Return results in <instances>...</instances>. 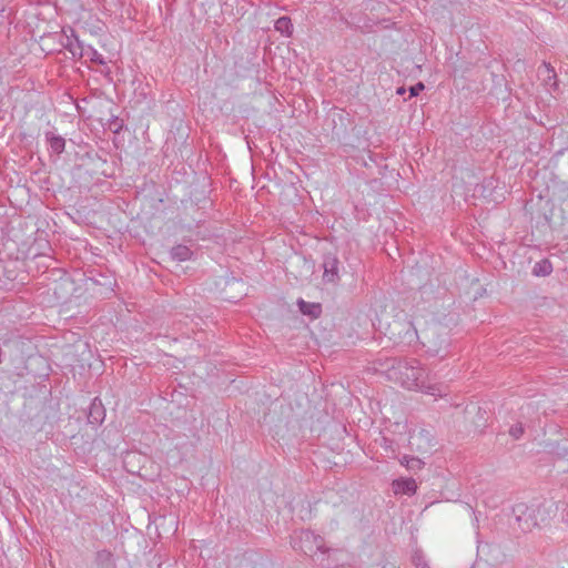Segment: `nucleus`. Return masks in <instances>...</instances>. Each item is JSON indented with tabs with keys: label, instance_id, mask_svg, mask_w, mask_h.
<instances>
[{
	"label": "nucleus",
	"instance_id": "4be33fe9",
	"mask_svg": "<svg viewBox=\"0 0 568 568\" xmlns=\"http://www.w3.org/2000/svg\"><path fill=\"white\" fill-rule=\"evenodd\" d=\"M524 425L521 423H517L510 427L509 435L514 439H519L524 435Z\"/></svg>",
	"mask_w": 568,
	"mask_h": 568
},
{
	"label": "nucleus",
	"instance_id": "a878e982",
	"mask_svg": "<svg viewBox=\"0 0 568 568\" xmlns=\"http://www.w3.org/2000/svg\"><path fill=\"white\" fill-rule=\"evenodd\" d=\"M321 565L324 566L325 568H329L331 565L327 562V564H324V559H321Z\"/></svg>",
	"mask_w": 568,
	"mask_h": 568
},
{
	"label": "nucleus",
	"instance_id": "bb28decb",
	"mask_svg": "<svg viewBox=\"0 0 568 568\" xmlns=\"http://www.w3.org/2000/svg\"><path fill=\"white\" fill-rule=\"evenodd\" d=\"M420 568H429V567H428V565L426 562H424Z\"/></svg>",
	"mask_w": 568,
	"mask_h": 568
},
{
	"label": "nucleus",
	"instance_id": "f3484780",
	"mask_svg": "<svg viewBox=\"0 0 568 568\" xmlns=\"http://www.w3.org/2000/svg\"><path fill=\"white\" fill-rule=\"evenodd\" d=\"M552 272V264L549 260L544 258L534 265L532 274L535 276H548Z\"/></svg>",
	"mask_w": 568,
	"mask_h": 568
},
{
	"label": "nucleus",
	"instance_id": "7ed1b4c3",
	"mask_svg": "<svg viewBox=\"0 0 568 568\" xmlns=\"http://www.w3.org/2000/svg\"><path fill=\"white\" fill-rule=\"evenodd\" d=\"M387 334L396 344L410 345L418 338L413 322L407 318L394 320L387 327Z\"/></svg>",
	"mask_w": 568,
	"mask_h": 568
},
{
	"label": "nucleus",
	"instance_id": "b1692460",
	"mask_svg": "<svg viewBox=\"0 0 568 568\" xmlns=\"http://www.w3.org/2000/svg\"><path fill=\"white\" fill-rule=\"evenodd\" d=\"M413 562L415 564V566L417 568H420L423 566V558L420 555L416 554L414 557H413Z\"/></svg>",
	"mask_w": 568,
	"mask_h": 568
},
{
	"label": "nucleus",
	"instance_id": "412c9836",
	"mask_svg": "<svg viewBox=\"0 0 568 568\" xmlns=\"http://www.w3.org/2000/svg\"><path fill=\"white\" fill-rule=\"evenodd\" d=\"M428 352L433 353L434 355H440V352L447 347L448 341L447 338H443L438 345L436 343L432 344V341H428Z\"/></svg>",
	"mask_w": 568,
	"mask_h": 568
},
{
	"label": "nucleus",
	"instance_id": "423d86ee",
	"mask_svg": "<svg viewBox=\"0 0 568 568\" xmlns=\"http://www.w3.org/2000/svg\"><path fill=\"white\" fill-rule=\"evenodd\" d=\"M409 446L413 450L426 454L432 449L429 433L425 429L414 432L409 437Z\"/></svg>",
	"mask_w": 568,
	"mask_h": 568
},
{
	"label": "nucleus",
	"instance_id": "6ab92c4d",
	"mask_svg": "<svg viewBox=\"0 0 568 568\" xmlns=\"http://www.w3.org/2000/svg\"><path fill=\"white\" fill-rule=\"evenodd\" d=\"M275 29L282 33L291 34L293 29L291 18L285 16L278 18L275 22Z\"/></svg>",
	"mask_w": 568,
	"mask_h": 568
},
{
	"label": "nucleus",
	"instance_id": "cd10ccee",
	"mask_svg": "<svg viewBox=\"0 0 568 568\" xmlns=\"http://www.w3.org/2000/svg\"><path fill=\"white\" fill-rule=\"evenodd\" d=\"M70 51L72 52V54H75V51L72 49V47L70 48Z\"/></svg>",
	"mask_w": 568,
	"mask_h": 568
},
{
	"label": "nucleus",
	"instance_id": "5701e85b",
	"mask_svg": "<svg viewBox=\"0 0 568 568\" xmlns=\"http://www.w3.org/2000/svg\"><path fill=\"white\" fill-rule=\"evenodd\" d=\"M425 89V85L423 82H417L415 85H412L409 88V97L413 98V97H417L419 94L420 91H423Z\"/></svg>",
	"mask_w": 568,
	"mask_h": 568
},
{
	"label": "nucleus",
	"instance_id": "9b49d317",
	"mask_svg": "<svg viewBox=\"0 0 568 568\" xmlns=\"http://www.w3.org/2000/svg\"><path fill=\"white\" fill-rule=\"evenodd\" d=\"M78 48L80 49V55L87 57L91 62L98 63V64H104L105 60L101 53H99L95 49H93L91 45H83L80 40L75 39Z\"/></svg>",
	"mask_w": 568,
	"mask_h": 568
},
{
	"label": "nucleus",
	"instance_id": "39448f33",
	"mask_svg": "<svg viewBox=\"0 0 568 568\" xmlns=\"http://www.w3.org/2000/svg\"><path fill=\"white\" fill-rule=\"evenodd\" d=\"M339 260L334 253H326L323 256V282L325 284H337L339 282Z\"/></svg>",
	"mask_w": 568,
	"mask_h": 568
},
{
	"label": "nucleus",
	"instance_id": "dca6fc26",
	"mask_svg": "<svg viewBox=\"0 0 568 568\" xmlns=\"http://www.w3.org/2000/svg\"><path fill=\"white\" fill-rule=\"evenodd\" d=\"M399 463L412 471L420 470L425 466V462L422 458L409 455H404Z\"/></svg>",
	"mask_w": 568,
	"mask_h": 568
},
{
	"label": "nucleus",
	"instance_id": "4468645a",
	"mask_svg": "<svg viewBox=\"0 0 568 568\" xmlns=\"http://www.w3.org/2000/svg\"><path fill=\"white\" fill-rule=\"evenodd\" d=\"M8 371L20 374L19 371L23 368L24 357L22 354V343L20 342V353H13V355H7Z\"/></svg>",
	"mask_w": 568,
	"mask_h": 568
},
{
	"label": "nucleus",
	"instance_id": "a211bd4d",
	"mask_svg": "<svg viewBox=\"0 0 568 568\" xmlns=\"http://www.w3.org/2000/svg\"><path fill=\"white\" fill-rule=\"evenodd\" d=\"M538 75L542 78V80L548 83L550 80H556L555 69L550 65V63L542 62L538 68Z\"/></svg>",
	"mask_w": 568,
	"mask_h": 568
},
{
	"label": "nucleus",
	"instance_id": "0eeeda50",
	"mask_svg": "<svg viewBox=\"0 0 568 568\" xmlns=\"http://www.w3.org/2000/svg\"><path fill=\"white\" fill-rule=\"evenodd\" d=\"M105 418V409L100 399L94 398L89 407L88 422L93 426H99Z\"/></svg>",
	"mask_w": 568,
	"mask_h": 568
},
{
	"label": "nucleus",
	"instance_id": "ddd939ff",
	"mask_svg": "<svg viewBox=\"0 0 568 568\" xmlns=\"http://www.w3.org/2000/svg\"><path fill=\"white\" fill-rule=\"evenodd\" d=\"M170 256L174 261L184 262L192 258L193 252L186 245L178 244L170 250Z\"/></svg>",
	"mask_w": 568,
	"mask_h": 568
},
{
	"label": "nucleus",
	"instance_id": "f257e3e1",
	"mask_svg": "<svg viewBox=\"0 0 568 568\" xmlns=\"http://www.w3.org/2000/svg\"><path fill=\"white\" fill-rule=\"evenodd\" d=\"M379 368L389 381L400 384L407 389H429V374L415 358L390 357L378 359Z\"/></svg>",
	"mask_w": 568,
	"mask_h": 568
},
{
	"label": "nucleus",
	"instance_id": "9d476101",
	"mask_svg": "<svg viewBox=\"0 0 568 568\" xmlns=\"http://www.w3.org/2000/svg\"><path fill=\"white\" fill-rule=\"evenodd\" d=\"M94 562L98 568H116L114 555L106 549L97 551Z\"/></svg>",
	"mask_w": 568,
	"mask_h": 568
},
{
	"label": "nucleus",
	"instance_id": "6e6552de",
	"mask_svg": "<svg viewBox=\"0 0 568 568\" xmlns=\"http://www.w3.org/2000/svg\"><path fill=\"white\" fill-rule=\"evenodd\" d=\"M395 494H405L412 496L417 490V484L413 478H399L393 481Z\"/></svg>",
	"mask_w": 568,
	"mask_h": 568
},
{
	"label": "nucleus",
	"instance_id": "c85d7f7f",
	"mask_svg": "<svg viewBox=\"0 0 568 568\" xmlns=\"http://www.w3.org/2000/svg\"><path fill=\"white\" fill-rule=\"evenodd\" d=\"M567 520H568V514H567Z\"/></svg>",
	"mask_w": 568,
	"mask_h": 568
},
{
	"label": "nucleus",
	"instance_id": "20e7f679",
	"mask_svg": "<svg viewBox=\"0 0 568 568\" xmlns=\"http://www.w3.org/2000/svg\"><path fill=\"white\" fill-rule=\"evenodd\" d=\"M298 545L295 544L294 547L298 548L305 555H313L320 552L321 555L329 554L334 551L331 548L325 547V542L323 537L315 534L312 530L305 529L301 530L298 536Z\"/></svg>",
	"mask_w": 568,
	"mask_h": 568
},
{
	"label": "nucleus",
	"instance_id": "aec40b11",
	"mask_svg": "<svg viewBox=\"0 0 568 568\" xmlns=\"http://www.w3.org/2000/svg\"><path fill=\"white\" fill-rule=\"evenodd\" d=\"M123 126L124 121L116 115H111L106 123L108 130L115 134H119L123 130Z\"/></svg>",
	"mask_w": 568,
	"mask_h": 568
},
{
	"label": "nucleus",
	"instance_id": "2eb2a0df",
	"mask_svg": "<svg viewBox=\"0 0 568 568\" xmlns=\"http://www.w3.org/2000/svg\"><path fill=\"white\" fill-rule=\"evenodd\" d=\"M13 353H20V342L19 341H6L3 343V348L0 347V364L7 362V355H13Z\"/></svg>",
	"mask_w": 568,
	"mask_h": 568
},
{
	"label": "nucleus",
	"instance_id": "f03ea898",
	"mask_svg": "<svg viewBox=\"0 0 568 568\" xmlns=\"http://www.w3.org/2000/svg\"><path fill=\"white\" fill-rule=\"evenodd\" d=\"M557 509L555 503H544L536 508L526 504H517L513 511L523 530H530L532 527L546 523L550 515Z\"/></svg>",
	"mask_w": 568,
	"mask_h": 568
},
{
	"label": "nucleus",
	"instance_id": "1a4fd4ad",
	"mask_svg": "<svg viewBox=\"0 0 568 568\" xmlns=\"http://www.w3.org/2000/svg\"><path fill=\"white\" fill-rule=\"evenodd\" d=\"M45 142L49 144L51 151L60 155L64 152L65 149V139L61 135L55 134L52 131H47L44 133Z\"/></svg>",
	"mask_w": 568,
	"mask_h": 568
},
{
	"label": "nucleus",
	"instance_id": "393cba45",
	"mask_svg": "<svg viewBox=\"0 0 568 568\" xmlns=\"http://www.w3.org/2000/svg\"><path fill=\"white\" fill-rule=\"evenodd\" d=\"M405 91H406V90H405V88H404V87H400V88H398V89H397L396 93H397L398 95H403V94L405 93Z\"/></svg>",
	"mask_w": 568,
	"mask_h": 568
},
{
	"label": "nucleus",
	"instance_id": "f8f14e48",
	"mask_svg": "<svg viewBox=\"0 0 568 568\" xmlns=\"http://www.w3.org/2000/svg\"><path fill=\"white\" fill-rule=\"evenodd\" d=\"M297 305L302 314L308 315L312 318H317L322 314V305L320 303H308L300 298Z\"/></svg>",
	"mask_w": 568,
	"mask_h": 568
}]
</instances>
